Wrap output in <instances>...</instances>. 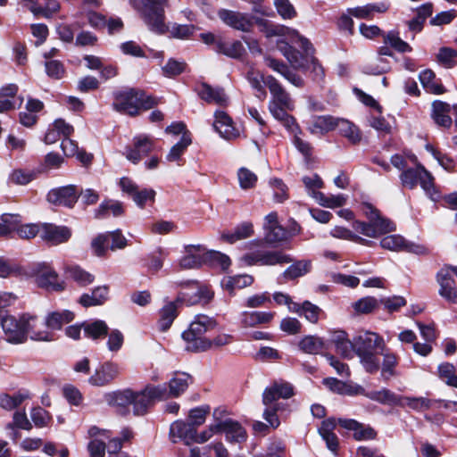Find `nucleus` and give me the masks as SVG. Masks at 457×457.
Segmentation results:
<instances>
[{"label": "nucleus", "mask_w": 457, "mask_h": 457, "mask_svg": "<svg viewBox=\"0 0 457 457\" xmlns=\"http://www.w3.org/2000/svg\"><path fill=\"white\" fill-rule=\"evenodd\" d=\"M368 398L382 404L399 405L400 397L386 388L366 393Z\"/></svg>", "instance_id": "13d9d810"}, {"label": "nucleus", "mask_w": 457, "mask_h": 457, "mask_svg": "<svg viewBox=\"0 0 457 457\" xmlns=\"http://www.w3.org/2000/svg\"><path fill=\"white\" fill-rule=\"evenodd\" d=\"M101 4V0H84L80 7V15L87 20L91 27L98 29L106 25V18L94 10L100 7Z\"/></svg>", "instance_id": "393cba45"}, {"label": "nucleus", "mask_w": 457, "mask_h": 457, "mask_svg": "<svg viewBox=\"0 0 457 457\" xmlns=\"http://www.w3.org/2000/svg\"><path fill=\"white\" fill-rule=\"evenodd\" d=\"M84 334L91 339H98L108 332V326L104 320H96L82 323Z\"/></svg>", "instance_id": "09e8293b"}, {"label": "nucleus", "mask_w": 457, "mask_h": 457, "mask_svg": "<svg viewBox=\"0 0 457 457\" xmlns=\"http://www.w3.org/2000/svg\"><path fill=\"white\" fill-rule=\"evenodd\" d=\"M277 47L293 68L298 70H311L312 72L314 73L315 79H323L324 70L318 60L313 56L314 48L312 46L309 53L304 50H303V53H300L286 40L278 39L277 41Z\"/></svg>", "instance_id": "20e7f679"}, {"label": "nucleus", "mask_w": 457, "mask_h": 457, "mask_svg": "<svg viewBox=\"0 0 457 457\" xmlns=\"http://www.w3.org/2000/svg\"><path fill=\"white\" fill-rule=\"evenodd\" d=\"M43 103L37 99H29L25 110L20 112V122L21 125L30 128L37 120V114L43 109Z\"/></svg>", "instance_id": "72a5a7b5"}, {"label": "nucleus", "mask_w": 457, "mask_h": 457, "mask_svg": "<svg viewBox=\"0 0 457 457\" xmlns=\"http://www.w3.org/2000/svg\"><path fill=\"white\" fill-rule=\"evenodd\" d=\"M353 228L357 233L373 238L395 230V224L387 220H382L381 221L370 220V223L355 220Z\"/></svg>", "instance_id": "a211bd4d"}, {"label": "nucleus", "mask_w": 457, "mask_h": 457, "mask_svg": "<svg viewBox=\"0 0 457 457\" xmlns=\"http://www.w3.org/2000/svg\"><path fill=\"white\" fill-rule=\"evenodd\" d=\"M237 179L241 189L249 190L256 186L258 177L249 169L242 167L237 170Z\"/></svg>", "instance_id": "69168bd1"}, {"label": "nucleus", "mask_w": 457, "mask_h": 457, "mask_svg": "<svg viewBox=\"0 0 457 457\" xmlns=\"http://www.w3.org/2000/svg\"><path fill=\"white\" fill-rule=\"evenodd\" d=\"M380 246L383 249L392 252H403L405 239L403 237L397 234L386 235L381 238Z\"/></svg>", "instance_id": "e2e57ef3"}, {"label": "nucleus", "mask_w": 457, "mask_h": 457, "mask_svg": "<svg viewBox=\"0 0 457 457\" xmlns=\"http://www.w3.org/2000/svg\"><path fill=\"white\" fill-rule=\"evenodd\" d=\"M339 424L343 428L352 430L356 440H371L377 436L371 427L361 424L354 420H339Z\"/></svg>", "instance_id": "2f4dec72"}, {"label": "nucleus", "mask_w": 457, "mask_h": 457, "mask_svg": "<svg viewBox=\"0 0 457 457\" xmlns=\"http://www.w3.org/2000/svg\"><path fill=\"white\" fill-rule=\"evenodd\" d=\"M253 280V277L248 274L228 276L222 278L221 287L230 295H234L235 290L251 286Z\"/></svg>", "instance_id": "c9c22d12"}, {"label": "nucleus", "mask_w": 457, "mask_h": 457, "mask_svg": "<svg viewBox=\"0 0 457 457\" xmlns=\"http://www.w3.org/2000/svg\"><path fill=\"white\" fill-rule=\"evenodd\" d=\"M217 328L218 323L214 318L205 314L195 315L181 335L186 350L200 353L228 345L232 341L229 334L220 331L213 337L209 336Z\"/></svg>", "instance_id": "f257e3e1"}, {"label": "nucleus", "mask_w": 457, "mask_h": 457, "mask_svg": "<svg viewBox=\"0 0 457 457\" xmlns=\"http://www.w3.org/2000/svg\"><path fill=\"white\" fill-rule=\"evenodd\" d=\"M27 314L28 339L37 342H52L55 340V334H53L46 317L39 318L35 315Z\"/></svg>", "instance_id": "4468645a"}, {"label": "nucleus", "mask_w": 457, "mask_h": 457, "mask_svg": "<svg viewBox=\"0 0 457 457\" xmlns=\"http://www.w3.org/2000/svg\"><path fill=\"white\" fill-rule=\"evenodd\" d=\"M436 62L445 69H453L457 65V50L443 46L436 55Z\"/></svg>", "instance_id": "603ef678"}, {"label": "nucleus", "mask_w": 457, "mask_h": 457, "mask_svg": "<svg viewBox=\"0 0 457 457\" xmlns=\"http://www.w3.org/2000/svg\"><path fill=\"white\" fill-rule=\"evenodd\" d=\"M206 250L202 245H190L185 247V255L179 260L180 267L193 269L204 262Z\"/></svg>", "instance_id": "c85d7f7f"}, {"label": "nucleus", "mask_w": 457, "mask_h": 457, "mask_svg": "<svg viewBox=\"0 0 457 457\" xmlns=\"http://www.w3.org/2000/svg\"><path fill=\"white\" fill-rule=\"evenodd\" d=\"M329 234L331 237H333L335 238L348 240V241L355 242V243L361 244V245H367L369 243V241L367 239L362 238L361 237L353 233L350 229L344 228V227H340V226L334 227L330 230Z\"/></svg>", "instance_id": "0e129e2a"}, {"label": "nucleus", "mask_w": 457, "mask_h": 457, "mask_svg": "<svg viewBox=\"0 0 457 457\" xmlns=\"http://www.w3.org/2000/svg\"><path fill=\"white\" fill-rule=\"evenodd\" d=\"M104 401L113 407H126L131 404L133 400V391L126 389L122 391H113L104 395Z\"/></svg>", "instance_id": "37998d69"}, {"label": "nucleus", "mask_w": 457, "mask_h": 457, "mask_svg": "<svg viewBox=\"0 0 457 457\" xmlns=\"http://www.w3.org/2000/svg\"><path fill=\"white\" fill-rule=\"evenodd\" d=\"M63 272L67 278L73 280L81 287L92 284L95 279L94 275L76 264L65 265Z\"/></svg>", "instance_id": "f704fd0d"}, {"label": "nucleus", "mask_w": 457, "mask_h": 457, "mask_svg": "<svg viewBox=\"0 0 457 457\" xmlns=\"http://www.w3.org/2000/svg\"><path fill=\"white\" fill-rule=\"evenodd\" d=\"M29 398L30 395L26 390L18 391L13 395L0 394V407L6 411H12Z\"/></svg>", "instance_id": "a19ab883"}, {"label": "nucleus", "mask_w": 457, "mask_h": 457, "mask_svg": "<svg viewBox=\"0 0 457 457\" xmlns=\"http://www.w3.org/2000/svg\"><path fill=\"white\" fill-rule=\"evenodd\" d=\"M166 395V386H146L142 391L133 392V411L136 415H143L155 400H164Z\"/></svg>", "instance_id": "9b49d317"}, {"label": "nucleus", "mask_w": 457, "mask_h": 457, "mask_svg": "<svg viewBox=\"0 0 457 457\" xmlns=\"http://www.w3.org/2000/svg\"><path fill=\"white\" fill-rule=\"evenodd\" d=\"M108 297V287H96L91 294H84L79 298V303L84 307L97 306L103 304Z\"/></svg>", "instance_id": "ea45409f"}, {"label": "nucleus", "mask_w": 457, "mask_h": 457, "mask_svg": "<svg viewBox=\"0 0 457 457\" xmlns=\"http://www.w3.org/2000/svg\"><path fill=\"white\" fill-rule=\"evenodd\" d=\"M71 235V229L66 226H57L53 223L41 224L40 237L50 245H57L66 243Z\"/></svg>", "instance_id": "6ab92c4d"}, {"label": "nucleus", "mask_w": 457, "mask_h": 457, "mask_svg": "<svg viewBox=\"0 0 457 457\" xmlns=\"http://www.w3.org/2000/svg\"><path fill=\"white\" fill-rule=\"evenodd\" d=\"M260 244L261 240H253L248 243L250 251L241 257V262L245 265L283 266L292 262V257L282 251L254 250Z\"/></svg>", "instance_id": "423d86ee"}, {"label": "nucleus", "mask_w": 457, "mask_h": 457, "mask_svg": "<svg viewBox=\"0 0 457 457\" xmlns=\"http://www.w3.org/2000/svg\"><path fill=\"white\" fill-rule=\"evenodd\" d=\"M338 117L331 115H316L312 117L308 127L311 134L322 137L337 129Z\"/></svg>", "instance_id": "cd10ccee"}, {"label": "nucleus", "mask_w": 457, "mask_h": 457, "mask_svg": "<svg viewBox=\"0 0 457 457\" xmlns=\"http://www.w3.org/2000/svg\"><path fill=\"white\" fill-rule=\"evenodd\" d=\"M273 317L271 312H244L241 314V324L245 328H253L270 322Z\"/></svg>", "instance_id": "4c0bfd02"}, {"label": "nucleus", "mask_w": 457, "mask_h": 457, "mask_svg": "<svg viewBox=\"0 0 457 457\" xmlns=\"http://www.w3.org/2000/svg\"><path fill=\"white\" fill-rule=\"evenodd\" d=\"M436 281L439 285L438 294L448 303H457V287L452 278L449 268H442L436 274Z\"/></svg>", "instance_id": "aec40b11"}, {"label": "nucleus", "mask_w": 457, "mask_h": 457, "mask_svg": "<svg viewBox=\"0 0 457 457\" xmlns=\"http://www.w3.org/2000/svg\"><path fill=\"white\" fill-rule=\"evenodd\" d=\"M420 81L427 92L440 95L445 88L440 80L436 79L435 72L430 69L422 71L419 75Z\"/></svg>", "instance_id": "58836bf2"}, {"label": "nucleus", "mask_w": 457, "mask_h": 457, "mask_svg": "<svg viewBox=\"0 0 457 457\" xmlns=\"http://www.w3.org/2000/svg\"><path fill=\"white\" fill-rule=\"evenodd\" d=\"M218 16L227 26L244 32L250 31L254 24L251 15L236 11L220 9L218 12Z\"/></svg>", "instance_id": "f3484780"}, {"label": "nucleus", "mask_w": 457, "mask_h": 457, "mask_svg": "<svg viewBox=\"0 0 457 457\" xmlns=\"http://www.w3.org/2000/svg\"><path fill=\"white\" fill-rule=\"evenodd\" d=\"M129 4L140 12L148 29L156 34L169 31L172 37L186 39L195 31L193 25L173 24L170 29L166 25L164 10L168 0H129Z\"/></svg>", "instance_id": "f03ea898"}, {"label": "nucleus", "mask_w": 457, "mask_h": 457, "mask_svg": "<svg viewBox=\"0 0 457 457\" xmlns=\"http://www.w3.org/2000/svg\"><path fill=\"white\" fill-rule=\"evenodd\" d=\"M299 349L308 354L320 353L325 348L323 340L315 336H305L298 342Z\"/></svg>", "instance_id": "a18cd8bd"}, {"label": "nucleus", "mask_w": 457, "mask_h": 457, "mask_svg": "<svg viewBox=\"0 0 457 457\" xmlns=\"http://www.w3.org/2000/svg\"><path fill=\"white\" fill-rule=\"evenodd\" d=\"M355 353L374 351L375 349L384 350L386 347L385 341L382 337L375 332L365 331L361 333L354 338Z\"/></svg>", "instance_id": "a878e982"}, {"label": "nucleus", "mask_w": 457, "mask_h": 457, "mask_svg": "<svg viewBox=\"0 0 457 457\" xmlns=\"http://www.w3.org/2000/svg\"><path fill=\"white\" fill-rule=\"evenodd\" d=\"M176 302H169L159 312L158 326L162 331L167 330L178 315Z\"/></svg>", "instance_id": "79ce46f5"}, {"label": "nucleus", "mask_w": 457, "mask_h": 457, "mask_svg": "<svg viewBox=\"0 0 457 457\" xmlns=\"http://www.w3.org/2000/svg\"><path fill=\"white\" fill-rule=\"evenodd\" d=\"M47 199L54 204L72 207L78 200V191L73 185L61 187L52 189L47 195Z\"/></svg>", "instance_id": "b1692460"}, {"label": "nucleus", "mask_w": 457, "mask_h": 457, "mask_svg": "<svg viewBox=\"0 0 457 457\" xmlns=\"http://www.w3.org/2000/svg\"><path fill=\"white\" fill-rule=\"evenodd\" d=\"M314 200L322 207L335 209L345 204L347 196L343 194L328 195L315 194Z\"/></svg>", "instance_id": "3c124183"}, {"label": "nucleus", "mask_w": 457, "mask_h": 457, "mask_svg": "<svg viewBox=\"0 0 457 457\" xmlns=\"http://www.w3.org/2000/svg\"><path fill=\"white\" fill-rule=\"evenodd\" d=\"M413 169H406L400 175V180L404 187L413 189L418 184L420 185L426 195L433 201H438L440 194L434 183L432 174L420 163L417 162Z\"/></svg>", "instance_id": "39448f33"}, {"label": "nucleus", "mask_w": 457, "mask_h": 457, "mask_svg": "<svg viewBox=\"0 0 457 457\" xmlns=\"http://www.w3.org/2000/svg\"><path fill=\"white\" fill-rule=\"evenodd\" d=\"M4 339L12 345L24 344L28 340L27 314L4 315L0 320Z\"/></svg>", "instance_id": "1a4fd4ad"}, {"label": "nucleus", "mask_w": 457, "mask_h": 457, "mask_svg": "<svg viewBox=\"0 0 457 457\" xmlns=\"http://www.w3.org/2000/svg\"><path fill=\"white\" fill-rule=\"evenodd\" d=\"M214 129L226 139L237 138L239 130L235 128L232 119L223 111H217L214 113Z\"/></svg>", "instance_id": "bb28decb"}, {"label": "nucleus", "mask_w": 457, "mask_h": 457, "mask_svg": "<svg viewBox=\"0 0 457 457\" xmlns=\"http://www.w3.org/2000/svg\"><path fill=\"white\" fill-rule=\"evenodd\" d=\"M155 146V141L147 135H138L133 138V146L126 147L124 155L134 164L138 163L141 159L151 153Z\"/></svg>", "instance_id": "dca6fc26"}, {"label": "nucleus", "mask_w": 457, "mask_h": 457, "mask_svg": "<svg viewBox=\"0 0 457 457\" xmlns=\"http://www.w3.org/2000/svg\"><path fill=\"white\" fill-rule=\"evenodd\" d=\"M27 276L33 278L37 286L48 292H62L66 288V283L61 279L54 268L46 262H38L26 269Z\"/></svg>", "instance_id": "0eeeda50"}, {"label": "nucleus", "mask_w": 457, "mask_h": 457, "mask_svg": "<svg viewBox=\"0 0 457 457\" xmlns=\"http://www.w3.org/2000/svg\"><path fill=\"white\" fill-rule=\"evenodd\" d=\"M12 232H16L19 237L24 239H29L35 237L37 235L40 236L41 233V224L35 223H26L21 224V218L18 215V220L13 228Z\"/></svg>", "instance_id": "052dcab7"}, {"label": "nucleus", "mask_w": 457, "mask_h": 457, "mask_svg": "<svg viewBox=\"0 0 457 457\" xmlns=\"http://www.w3.org/2000/svg\"><path fill=\"white\" fill-rule=\"evenodd\" d=\"M246 79L252 88L255 90L256 96L261 100H264L267 96V93L263 86V84L265 85L266 78H264V76L259 71L250 69L246 74Z\"/></svg>", "instance_id": "8fccbe9b"}, {"label": "nucleus", "mask_w": 457, "mask_h": 457, "mask_svg": "<svg viewBox=\"0 0 457 457\" xmlns=\"http://www.w3.org/2000/svg\"><path fill=\"white\" fill-rule=\"evenodd\" d=\"M294 395L292 385L286 381H275L270 384L262 394V403L264 405L276 404L278 399H288Z\"/></svg>", "instance_id": "412c9836"}, {"label": "nucleus", "mask_w": 457, "mask_h": 457, "mask_svg": "<svg viewBox=\"0 0 457 457\" xmlns=\"http://www.w3.org/2000/svg\"><path fill=\"white\" fill-rule=\"evenodd\" d=\"M450 106L443 102L433 103L432 117L439 126L449 128L452 124V118L449 114Z\"/></svg>", "instance_id": "49530a36"}, {"label": "nucleus", "mask_w": 457, "mask_h": 457, "mask_svg": "<svg viewBox=\"0 0 457 457\" xmlns=\"http://www.w3.org/2000/svg\"><path fill=\"white\" fill-rule=\"evenodd\" d=\"M217 53L223 54L231 58H239L244 54L245 47L238 40L230 43L219 40L217 42Z\"/></svg>", "instance_id": "5fc2aeb1"}, {"label": "nucleus", "mask_w": 457, "mask_h": 457, "mask_svg": "<svg viewBox=\"0 0 457 457\" xmlns=\"http://www.w3.org/2000/svg\"><path fill=\"white\" fill-rule=\"evenodd\" d=\"M26 268L21 266L18 263L7 262L3 258H0V277L7 278L9 276H16L23 278L27 276Z\"/></svg>", "instance_id": "680f3d73"}, {"label": "nucleus", "mask_w": 457, "mask_h": 457, "mask_svg": "<svg viewBox=\"0 0 457 457\" xmlns=\"http://www.w3.org/2000/svg\"><path fill=\"white\" fill-rule=\"evenodd\" d=\"M205 436V428L200 432H197L196 428H193L187 422L178 420L170 424L169 438L176 444L178 442H184L187 445L191 444H204L208 439L204 440Z\"/></svg>", "instance_id": "9d476101"}, {"label": "nucleus", "mask_w": 457, "mask_h": 457, "mask_svg": "<svg viewBox=\"0 0 457 457\" xmlns=\"http://www.w3.org/2000/svg\"><path fill=\"white\" fill-rule=\"evenodd\" d=\"M120 374V367L113 361L101 364L88 378V383L95 386H104L111 383Z\"/></svg>", "instance_id": "4be33fe9"}, {"label": "nucleus", "mask_w": 457, "mask_h": 457, "mask_svg": "<svg viewBox=\"0 0 457 457\" xmlns=\"http://www.w3.org/2000/svg\"><path fill=\"white\" fill-rule=\"evenodd\" d=\"M48 326L53 334L62 330V327L71 323L75 319V314L70 310H58L48 312L46 314Z\"/></svg>", "instance_id": "7c9ffc66"}, {"label": "nucleus", "mask_w": 457, "mask_h": 457, "mask_svg": "<svg viewBox=\"0 0 457 457\" xmlns=\"http://www.w3.org/2000/svg\"><path fill=\"white\" fill-rule=\"evenodd\" d=\"M154 104H155V101L153 97L135 90L117 94L113 103L117 111L131 116L137 114L140 109L146 110Z\"/></svg>", "instance_id": "6e6552de"}, {"label": "nucleus", "mask_w": 457, "mask_h": 457, "mask_svg": "<svg viewBox=\"0 0 457 457\" xmlns=\"http://www.w3.org/2000/svg\"><path fill=\"white\" fill-rule=\"evenodd\" d=\"M210 411L211 408L207 404L191 409L187 414V423L192 425L193 428H197L204 424L207 416L210 414Z\"/></svg>", "instance_id": "bf43d9fd"}, {"label": "nucleus", "mask_w": 457, "mask_h": 457, "mask_svg": "<svg viewBox=\"0 0 457 457\" xmlns=\"http://www.w3.org/2000/svg\"><path fill=\"white\" fill-rule=\"evenodd\" d=\"M356 354L360 359L361 364L367 372L374 373L378 370L380 360L373 351L363 352V350H360V353H357Z\"/></svg>", "instance_id": "4d7b16f0"}, {"label": "nucleus", "mask_w": 457, "mask_h": 457, "mask_svg": "<svg viewBox=\"0 0 457 457\" xmlns=\"http://www.w3.org/2000/svg\"><path fill=\"white\" fill-rule=\"evenodd\" d=\"M265 85L268 87L271 98L269 102L270 113H279V111H292L295 108L293 100L289 94L283 88L280 83L272 76H267Z\"/></svg>", "instance_id": "f8f14e48"}, {"label": "nucleus", "mask_w": 457, "mask_h": 457, "mask_svg": "<svg viewBox=\"0 0 457 457\" xmlns=\"http://www.w3.org/2000/svg\"><path fill=\"white\" fill-rule=\"evenodd\" d=\"M253 235V226L251 222H243L237 226L232 231L223 232L220 238L229 244L246 239Z\"/></svg>", "instance_id": "e433bc0d"}, {"label": "nucleus", "mask_w": 457, "mask_h": 457, "mask_svg": "<svg viewBox=\"0 0 457 457\" xmlns=\"http://www.w3.org/2000/svg\"><path fill=\"white\" fill-rule=\"evenodd\" d=\"M191 383V377L185 372H176L168 383L165 399L182 395Z\"/></svg>", "instance_id": "c756f323"}, {"label": "nucleus", "mask_w": 457, "mask_h": 457, "mask_svg": "<svg viewBox=\"0 0 457 457\" xmlns=\"http://www.w3.org/2000/svg\"><path fill=\"white\" fill-rule=\"evenodd\" d=\"M378 306V301L374 296L360 298L352 304L353 309L358 314H368L372 312Z\"/></svg>", "instance_id": "338daca9"}, {"label": "nucleus", "mask_w": 457, "mask_h": 457, "mask_svg": "<svg viewBox=\"0 0 457 457\" xmlns=\"http://www.w3.org/2000/svg\"><path fill=\"white\" fill-rule=\"evenodd\" d=\"M264 240L270 245H275L286 239L287 232L278 224L277 212H270L264 218Z\"/></svg>", "instance_id": "5701e85b"}, {"label": "nucleus", "mask_w": 457, "mask_h": 457, "mask_svg": "<svg viewBox=\"0 0 457 457\" xmlns=\"http://www.w3.org/2000/svg\"><path fill=\"white\" fill-rule=\"evenodd\" d=\"M437 372L439 378L450 386L457 388V375L455 367L449 362H444L438 365Z\"/></svg>", "instance_id": "774afa93"}, {"label": "nucleus", "mask_w": 457, "mask_h": 457, "mask_svg": "<svg viewBox=\"0 0 457 457\" xmlns=\"http://www.w3.org/2000/svg\"><path fill=\"white\" fill-rule=\"evenodd\" d=\"M337 129H338L339 133L343 137H346L353 144H357L361 139L358 127L348 120L338 117Z\"/></svg>", "instance_id": "c03bdc74"}, {"label": "nucleus", "mask_w": 457, "mask_h": 457, "mask_svg": "<svg viewBox=\"0 0 457 457\" xmlns=\"http://www.w3.org/2000/svg\"><path fill=\"white\" fill-rule=\"evenodd\" d=\"M191 143V134H184L180 140L170 149L165 157L166 161L169 162H179Z\"/></svg>", "instance_id": "de8ad7c7"}, {"label": "nucleus", "mask_w": 457, "mask_h": 457, "mask_svg": "<svg viewBox=\"0 0 457 457\" xmlns=\"http://www.w3.org/2000/svg\"><path fill=\"white\" fill-rule=\"evenodd\" d=\"M87 434L89 441L87 449L89 457H104L105 451L108 452L109 442L113 438L110 431L93 426Z\"/></svg>", "instance_id": "2eb2a0df"}, {"label": "nucleus", "mask_w": 457, "mask_h": 457, "mask_svg": "<svg viewBox=\"0 0 457 457\" xmlns=\"http://www.w3.org/2000/svg\"><path fill=\"white\" fill-rule=\"evenodd\" d=\"M224 433L227 441L229 443L241 444L247 438L245 429L241 424L228 417V411L223 407L213 410L212 422L205 428L204 439L208 441L215 435Z\"/></svg>", "instance_id": "7ed1b4c3"}, {"label": "nucleus", "mask_w": 457, "mask_h": 457, "mask_svg": "<svg viewBox=\"0 0 457 457\" xmlns=\"http://www.w3.org/2000/svg\"><path fill=\"white\" fill-rule=\"evenodd\" d=\"M259 25L263 26L262 31L267 37H286L291 42L297 44L303 50L309 53L312 50L310 40L302 36L296 29L283 25H268L262 20H256Z\"/></svg>", "instance_id": "ddd939ff"}, {"label": "nucleus", "mask_w": 457, "mask_h": 457, "mask_svg": "<svg viewBox=\"0 0 457 457\" xmlns=\"http://www.w3.org/2000/svg\"><path fill=\"white\" fill-rule=\"evenodd\" d=\"M312 269V262L309 260H301L292 263L285 271L283 272V277L287 279H295L296 278L302 277L308 272H310Z\"/></svg>", "instance_id": "864d4df0"}, {"label": "nucleus", "mask_w": 457, "mask_h": 457, "mask_svg": "<svg viewBox=\"0 0 457 457\" xmlns=\"http://www.w3.org/2000/svg\"><path fill=\"white\" fill-rule=\"evenodd\" d=\"M197 91L201 99L204 100L208 104L224 105L228 102V97L222 88L212 87L204 83L198 87Z\"/></svg>", "instance_id": "473e14b6"}, {"label": "nucleus", "mask_w": 457, "mask_h": 457, "mask_svg": "<svg viewBox=\"0 0 457 457\" xmlns=\"http://www.w3.org/2000/svg\"><path fill=\"white\" fill-rule=\"evenodd\" d=\"M123 213L122 204L118 201L107 200L104 201L96 210V218H104L110 214L117 217Z\"/></svg>", "instance_id": "6e6d98bb"}]
</instances>
